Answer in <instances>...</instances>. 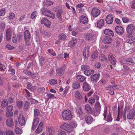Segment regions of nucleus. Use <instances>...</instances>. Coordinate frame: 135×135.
<instances>
[{
    "label": "nucleus",
    "instance_id": "f257e3e1",
    "mask_svg": "<svg viewBox=\"0 0 135 135\" xmlns=\"http://www.w3.org/2000/svg\"><path fill=\"white\" fill-rule=\"evenodd\" d=\"M62 117L64 120H70L73 117L71 111L68 109L64 110L62 113Z\"/></svg>",
    "mask_w": 135,
    "mask_h": 135
},
{
    "label": "nucleus",
    "instance_id": "f03ea898",
    "mask_svg": "<svg viewBox=\"0 0 135 135\" xmlns=\"http://www.w3.org/2000/svg\"><path fill=\"white\" fill-rule=\"evenodd\" d=\"M41 11L42 15L52 19H54L55 18V14L47 9L42 7L41 9Z\"/></svg>",
    "mask_w": 135,
    "mask_h": 135
},
{
    "label": "nucleus",
    "instance_id": "7ed1b4c3",
    "mask_svg": "<svg viewBox=\"0 0 135 135\" xmlns=\"http://www.w3.org/2000/svg\"><path fill=\"white\" fill-rule=\"evenodd\" d=\"M107 106H105L104 108V113L103 114V115L104 116V120H106L108 122H111L112 121V118L111 116L110 112H109L108 114L107 117H106L107 112Z\"/></svg>",
    "mask_w": 135,
    "mask_h": 135
},
{
    "label": "nucleus",
    "instance_id": "20e7f679",
    "mask_svg": "<svg viewBox=\"0 0 135 135\" xmlns=\"http://www.w3.org/2000/svg\"><path fill=\"white\" fill-rule=\"evenodd\" d=\"M54 10L56 13V16L60 21L62 20V15L63 11L62 8L61 7H57L54 8Z\"/></svg>",
    "mask_w": 135,
    "mask_h": 135
},
{
    "label": "nucleus",
    "instance_id": "39448f33",
    "mask_svg": "<svg viewBox=\"0 0 135 135\" xmlns=\"http://www.w3.org/2000/svg\"><path fill=\"white\" fill-rule=\"evenodd\" d=\"M24 38L26 44L27 45H29L31 37L30 32L28 30H26L25 31L24 33Z\"/></svg>",
    "mask_w": 135,
    "mask_h": 135
},
{
    "label": "nucleus",
    "instance_id": "423d86ee",
    "mask_svg": "<svg viewBox=\"0 0 135 135\" xmlns=\"http://www.w3.org/2000/svg\"><path fill=\"white\" fill-rule=\"evenodd\" d=\"M60 128L61 129H65L68 132H71L73 129L70 125L66 123H64L61 125Z\"/></svg>",
    "mask_w": 135,
    "mask_h": 135
},
{
    "label": "nucleus",
    "instance_id": "0eeeda50",
    "mask_svg": "<svg viewBox=\"0 0 135 135\" xmlns=\"http://www.w3.org/2000/svg\"><path fill=\"white\" fill-rule=\"evenodd\" d=\"M131 109H130V107L129 106H125L124 110L122 112V115L123 117V120H126V113H128L131 112Z\"/></svg>",
    "mask_w": 135,
    "mask_h": 135
},
{
    "label": "nucleus",
    "instance_id": "6e6552de",
    "mask_svg": "<svg viewBox=\"0 0 135 135\" xmlns=\"http://www.w3.org/2000/svg\"><path fill=\"white\" fill-rule=\"evenodd\" d=\"M95 108L96 110V112L94 113V115L96 116L100 113L101 110V106L99 102H96L95 104Z\"/></svg>",
    "mask_w": 135,
    "mask_h": 135
},
{
    "label": "nucleus",
    "instance_id": "1a4fd4ad",
    "mask_svg": "<svg viewBox=\"0 0 135 135\" xmlns=\"http://www.w3.org/2000/svg\"><path fill=\"white\" fill-rule=\"evenodd\" d=\"M133 61L131 58H129L126 59L125 60H123L121 62V64H130L132 65H135V63L133 62Z\"/></svg>",
    "mask_w": 135,
    "mask_h": 135
},
{
    "label": "nucleus",
    "instance_id": "9d476101",
    "mask_svg": "<svg viewBox=\"0 0 135 135\" xmlns=\"http://www.w3.org/2000/svg\"><path fill=\"white\" fill-rule=\"evenodd\" d=\"M100 10L96 8H93L91 12L92 16L94 17H98L100 14Z\"/></svg>",
    "mask_w": 135,
    "mask_h": 135
},
{
    "label": "nucleus",
    "instance_id": "9b49d317",
    "mask_svg": "<svg viewBox=\"0 0 135 135\" xmlns=\"http://www.w3.org/2000/svg\"><path fill=\"white\" fill-rule=\"evenodd\" d=\"M18 122L21 126H25V118L23 115L21 114H19L18 117Z\"/></svg>",
    "mask_w": 135,
    "mask_h": 135
},
{
    "label": "nucleus",
    "instance_id": "f8f14e48",
    "mask_svg": "<svg viewBox=\"0 0 135 135\" xmlns=\"http://www.w3.org/2000/svg\"><path fill=\"white\" fill-rule=\"evenodd\" d=\"M135 115V109L132 108L130 112L128 113L127 118L128 119H132L134 118Z\"/></svg>",
    "mask_w": 135,
    "mask_h": 135
},
{
    "label": "nucleus",
    "instance_id": "ddd939ff",
    "mask_svg": "<svg viewBox=\"0 0 135 135\" xmlns=\"http://www.w3.org/2000/svg\"><path fill=\"white\" fill-rule=\"evenodd\" d=\"M105 21L108 24H111L113 22V17L112 14H109L107 15L105 18Z\"/></svg>",
    "mask_w": 135,
    "mask_h": 135
},
{
    "label": "nucleus",
    "instance_id": "4468645a",
    "mask_svg": "<svg viewBox=\"0 0 135 135\" xmlns=\"http://www.w3.org/2000/svg\"><path fill=\"white\" fill-rule=\"evenodd\" d=\"M135 30V27L133 25L130 24L127 27V31L130 35H132Z\"/></svg>",
    "mask_w": 135,
    "mask_h": 135
},
{
    "label": "nucleus",
    "instance_id": "2eb2a0df",
    "mask_svg": "<svg viewBox=\"0 0 135 135\" xmlns=\"http://www.w3.org/2000/svg\"><path fill=\"white\" fill-rule=\"evenodd\" d=\"M41 24H44L48 28H50L51 22L47 19L44 18L41 20Z\"/></svg>",
    "mask_w": 135,
    "mask_h": 135
},
{
    "label": "nucleus",
    "instance_id": "dca6fc26",
    "mask_svg": "<svg viewBox=\"0 0 135 135\" xmlns=\"http://www.w3.org/2000/svg\"><path fill=\"white\" fill-rule=\"evenodd\" d=\"M102 41L106 44L111 43L112 41V39L110 37L104 36L102 40Z\"/></svg>",
    "mask_w": 135,
    "mask_h": 135
},
{
    "label": "nucleus",
    "instance_id": "f3484780",
    "mask_svg": "<svg viewBox=\"0 0 135 135\" xmlns=\"http://www.w3.org/2000/svg\"><path fill=\"white\" fill-rule=\"evenodd\" d=\"M12 30L11 28H8L6 31V39L7 40H10L11 37Z\"/></svg>",
    "mask_w": 135,
    "mask_h": 135
},
{
    "label": "nucleus",
    "instance_id": "a211bd4d",
    "mask_svg": "<svg viewBox=\"0 0 135 135\" xmlns=\"http://www.w3.org/2000/svg\"><path fill=\"white\" fill-rule=\"evenodd\" d=\"M115 29L116 32L118 34H121L124 32L123 28L120 26H116Z\"/></svg>",
    "mask_w": 135,
    "mask_h": 135
},
{
    "label": "nucleus",
    "instance_id": "6ab92c4d",
    "mask_svg": "<svg viewBox=\"0 0 135 135\" xmlns=\"http://www.w3.org/2000/svg\"><path fill=\"white\" fill-rule=\"evenodd\" d=\"M39 121V119L37 117H36L34 119L31 128V129L32 130H33L35 129L38 124Z\"/></svg>",
    "mask_w": 135,
    "mask_h": 135
},
{
    "label": "nucleus",
    "instance_id": "aec40b11",
    "mask_svg": "<svg viewBox=\"0 0 135 135\" xmlns=\"http://www.w3.org/2000/svg\"><path fill=\"white\" fill-rule=\"evenodd\" d=\"M85 120L86 123L88 124H90L93 121V119L91 116L89 115H86Z\"/></svg>",
    "mask_w": 135,
    "mask_h": 135
},
{
    "label": "nucleus",
    "instance_id": "412c9836",
    "mask_svg": "<svg viewBox=\"0 0 135 135\" xmlns=\"http://www.w3.org/2000/svg\"><path fill=\"white\" fill-rule=\"evenodd\" d=\"M100 76V74H98L93 75L91 76V79L93 81L97 82L99 79Z\"/></svg>",
    "mask_w": 135,
    "mask_h": 135
},
{
    "label": "nucleus",
    "instance_id": "4be33fe9",
    "mask_svg": "<svg viewBox=\"0 0 135 135\" xmlns=\"http://www.w3.org/2000/svg\"><path fill=\"white\" fill-rule=\"evenodd\" d=\"M80 22L81 23L85 24L88 22V19L85 16H82L80 17Z\"/></svg>",
    "mask_w": 135,
    "mask_h": 135
},
{
    "label": "nucleus",
    "instance_id": "5701e85b",
    "mask_svg": "<svg viewBox=\"0 0 135 135\" xmlns=\"http://www.w3.org/2000/svg\"><path fill=\"white\" fill-rule=\"evenodd\" d=\"M109 60L110 61L111 64L114 65L116 63L115 59L114 56L112 54H110L108 57Z\"/></svg>",
    "mask_w": 135,
    "mask_h": 135
},
{
    "label": "nucleus",
    "instance_id": "b1692460",
    "mask_svg": "<svg viewBox=\"0 0 135 135\" xmlns=\"http://www.w3.org/2000/svg\"><path fill=\"white\" fill-rule=\"evenodd\" d=\"M43 123L41 122L39 123L38 127L35 131V133L36 134H38L42 131L43 129Z\"/></svg>",
    "mask_w": 135,
    "mask_h": 135
},
{
    "label": "nucleus",
    "instance_id": "393cba45",
    "mask_svg": "<svg viewBox=\"0 0 135 135\" xmlns=\"http://www.w3.org/2000/svg\"><path fill=\"white\" fill-rule=\"evenodd\" d=\"M89 48L88 47H85L84 50L83 55L84 57L87 59L89 56Z\"/></svg>",
    "mask_w": 135,
    "mask_h": 135
},
{
    "label": "nucleus",
    "instance_id": "a878e982",
    "mask_svg": "<svg viewBox=\"0 0 135 135\" xmlns=\"http://www.w3.org/2000/svg\"><path fill=\"white\" fill-rule=\"evenodd\" d=\"M83 89L85 91H89L91 89V87L89 84L88 83L85 82L83 83Z\"/></svg>",
    "mask_w": 135,
    "mask_h": 135
},
{
    "label": "nucleus",
    "instance_id": "bb28decb",
    "mask_svg": "<svg viewBox=\"0 0 135 135\" xmlns=\"http://www.w3.org/2000/svg\"><path fill=\"white\" fill-rule=\"evenodd\" d=\"M6 124L7 126L9 127H12L14 126L13 122L11 118H9L6 120Z\"/></svg>",
    "mask_w": 135,
    "mask_h": 135
},
{
    "label": "nucleus",
    "instance_id": "cd10ccee",
    "mask_svg": "<svg viewBox=\"0 0 135 135\" xmlns=\"http://www.w3.org/2000/svg\"><path fill=\"white\" fill-rule=\"evenodd\" d=\"M80 86V83L78 82H73L72 85V87L74 89H77L79 88Z\"/></svg>",
    "mask_w": 135,
    "mask_h": 135
},
{
    "label": "nucleus",
    "instance_id": "c85d7f7f",
    "mask_svg": "<svg viewBox=\"0 0 135 135\" xmlns=\"http://www.w3.org/2000/svg\"><path fill=\"white\" fill-rule=\"evenodd\" d=\"M104 33L105 34L110 36H113L114 35L113 32L108 29H105Z\"/></svg>",
    "mask_w": 135,
    "mask_h": 135
},
{
    "label": "nucleus",
    "instance_id": "c756f323",
    "mask_svg": "<svg viewBox=\"0 0 135 135\" xmlns=\"http://www.w3.org/2000/svg\"><path fill=\"white\" fill-rule=\"evenodd\" d=\"M86 79V78L84 76L81 75H78L76 77V80L80 82H83Z\"/></svg>",
    "mask_w": 135,
    "mask_h": 135
},
{
    "label": "nucleus",
    "instance_id": "7c9ffc66",
    "mask_svg": "<svg viewBox=\"0 0 135 135\" xmlns=\"http://www.w3.org/2000/svg\"><path fill=\"white\" fill-rule=\"evenodd\" d=\"M76 43V39L73 38L72 40L70 41L68 43V46L69 47H73L75 45Z\"/></svg>",
    "mask_w": 135,
    "mask_h": 135
},
{
    "label": "nucleus",
    "instance_id": "2f4dec72",
    "mask_svg": "<svg viewBox=\"0 0 135 135\" xmlns=\"http://www.w3.org/2000/svg\"><path fill=\"white\" fill-rule=\"evenodd\" d=\"M85 109L87 113H91L92 112V109L90 105L88 104H87L85 105Z\"/></svg>",
    "mask_w": 135,
    "mask_h": 135
},
{
    "label": "nucleus",
    "instance_id": "473e14b6",
    "mask_svg": "<svg viewBox=\"0 0 135 135\" xmlns=\"http://www.w3.org/2000/svg\"><path fill=\"white\" fill-rule=\"evenodd\" d=\"M93 34L89 33L86 35L85 36V38L86 40H91L93 39Z\"/></svg>",
    "mask_w": 135,
    "mask_h": 135
},
{
    "label": "nucleus",
    "instance_id": "72a5a7b5",
    "mask_svg": "<svg viewBox=\"0 0 135 135\" xmlns=\"http://www.w3.org/2000/svg\"><path fill=\"white\" fill-rule=\"evenodd\" d=\"M16 124L15 125V133L18 134H20L22 133V129L16 126Z\"/></svg>",
    "mask_w": 135,
    "mask_h": 135
},
{
    "label": "nucleus",
    "instance_id": "f704fd0d",
    "mask_svg": "<svg viewBox=\"0 0 135 135\" xmlns=\"http://www.w3.org/2000/svg\"><path fill=\"white\" fill-rule=\"evenodd\" d=\"M58 38L60 40L64 41L66 39V36L64 34L61 33L59 35Z\"/></svg>",
    "mask_w": 135,
    "mask_h": 135
},
{
    "label": "nucleus",
    "instance_id": "c9c22d12",
    "mask_svg": "<svg viewBox=\"0 0 135 135\" xmlns=\"http://www.w3.org/2000/svg\"><path fill=\"white\" fill-rule=\"evenodd\" d=\"M104 20L103 19H100L98 21L97 23V27L100 28L104 25Z\"/></svg>",
    "mask_w": 135,
    "mask_h": 135
},
{
    "label": "nucleus",
    "instance_id": "e433bc0d",
    "mask_svg": "<svg viewBox=\"0 0 135 135\" xmlns=\"http://www.w3.org/2000/svg\"><path fill=\"white\" fill-rule=\"evenodd\" d=\"M94 72L93 70H85L84 71V73L86 75L89 76Z\"/></svg>",
    "mask_w": 135,
    "mask_h": 135
},
{
    "label": "nucleus",
    "instance_id": "4c0bfd02",
    "mask_svg": "<svg viewBox=\"0 0 135 135\" xmlns=\"http://www.w3.org/2000/svg\"><path fill=\"white\" fill-rule=\"evenodd\" d=\"M8 104V102L6 99H4L1 102V106L3 108L6 107Z\"/></svg>",
    "mask_w": 135,
    "mask_h": 135
},
{
    "label": "nucleus",
    "instance_id": "58836bf2",
    "mask_svg": "<svg viewBox=\"0 0 135 135\" xmlns=\"http://www.w3.org/2000/svg\"><path fill=\"white\" fill-rule=\"evenodd\" d=\"M75 96L77 99H82L81 97L79 92L78 91H76L75 94Z\"/></svg>",
    "mask_w": 135,
    "mask_h": 135
},
{
    "label": "nucleus",
    "instance_id": "ea45409f",
    "mask_svg": "<svg viewBox=\"0 0 135 135\" xmlns=\"http://www.w3.org/2000/svg\"><path fill=\"white\" fill-rule=\"evenodd\" d=\"M111 127V126L107 125L105 126L104 129V132L105 133H107L110 130Z\"/></svg>",
    "mask_w": 135,
    "mask_h": 135
},
{
    "label": "nucleus",
    "instance_id": "a19ab883",
    "mask_svg": "<svg viewBox=\"0 0 135 135\" xmlns=\"http://www.w3.org/2000/svg\"><path fill=\"white\" fill-rule=\"evenodd\" d=\"M56 75L57 76L61 75L63 71L61 68H58L56 69Z\"/></svg>",
    "mask_w": 135,
    "mask_h": 135
},
{
    "label": "nucleus",
    "instance_id": "79ce46f5",
    "mask_svg": "<svg viewBox=\"0 0 135 135\" xmlns=\"http://www.w3.org/2000/svg\"><path fill=\"white\" fill-rule=\"evenodd\" d=\"M98 51L97 50L94 52L91 55V57L92 59H95L98 56Z\"/></svg>",
    "mask_w": 135,
    "mask_h": 135
},
{
    "label": "nucleus",
    "instance_id": "37998d69",
    "mask_svg": "<svg viewBox=\"0 0 135 135\" xmlns=\"http://www.w3.org/2000/svg\"><path fill=\"white\" fill-rule=\"evenodd\" d=\"M44 5L46 6H50L53 4V2L50 1H46L44 2Z\"/></svg>",
    "mask_w": 135,
    "mask_h": 135
},
{
    "label": "nucleus",
    "instance_id": "c03bdc74",
    "mask_svg": "<svg viewBox=\"0 0 135 135\" xmlns=\"http://www.w3.org/2000/svg\"><path fill=\"white\" fill-rule=\"evenodd\" d=\"M126 42L128 43L131 44L135 42V38H129L127 40Z\"/></svg>",
    "mask_w": 135,
    "mask_h": 135
},
{
    "label": "nucleus",
    "instance_id": "a18cd8bd",
    "mask_svg": "<svg viewBox=\"0 0 135 135\" xmlns=\"http://www.w3.org/2000/svg\"><path fill=\"white\" fill-rule=\"evenodd\" d=\"M46 96L48 99L51 98L54 99L56 98V97L53 94L51 93H48L46 95Z\"/></svg>",
    "mask_w": 135,
    "mask_h": 135
},
{
    "label": "nucleus",
    "instance_id": "49530a36",
    "mask_svg": "<svg viewBox=\"0 0 135 135\" xmlns=\"http://www.w3.org/2000/svg\"><path fill=\"white\" fill-rule=\"evenodd\" d=\"M99 59L102 61H105L107 60V58L103 54L99 56Z\"/></svg>",
    "mask_w": 135,
    "mask_h": 135
},
{
    "label": "nucleus",
    "instance_id": "de8ad7c7",
    "mask_svg": "<svg viewBox=\"0 0 135 135\" xmlns=\"http://www.w3.org/2000/svg\"><path fill=\"white\" fill-rule=\"evenodd\" d=\"M70 125L73 129L74 128L77 127V125L76 122L75 121H72L70 123Z\"/></svg>",
    "mask_w": 135,
    "mask_h": 135
},
{
    "label": "nucleus",
    "instance_id": "09e8293b",
    "mask_svg": "<svg viewBox=\"0 0 135 135\" xmlns=\"http://www.w3.org/2000/svg\"><path fill=\"white\" fill-rule=\"evenodd\" d=\"M76 113L78 115H79V116L82 114L83 112L81 108H78L77 109Z\"/></svg>",
    "mask_w": 135,
    "mask_h": 135
},
{
    "label": "nucleus",
    "instance_id": "8fccbe9b",
    "mask_svg": "<svg viewBox=\"0 0 135 135\" xmlns=\"http://www.w3.org/2000/svg\"><path fill=\"white\" fill-rule=\"evenodd\" d=\"M6 133L7 135H14L13 132L10 130H7L6 131Z\"/></svg>",
    "mask_w": 135,
    "mask_h": 135
},
{
    "label": "nucleus",
    "instance_id": "3c124183",
    "mask_svg": "<svg viewBox=\"0 0 135 135\" xmlns=\"http://www.w3.org/2000/svg\"><path fill=\"white\" fill-rule=\"evenodd\" d=\"M6 12V9L4 8H2L0 10V16H4Z\"/></svg>",
    "mask_w": 135,
    "mask_h": 135
},
{
    "label": "nucleus",
    "instance_id": "603ef678",
    "mask_svg": "<svg viewBox=\"0 0 135 135\" xmlns=\"http://www.w3.org/2000/svg\"><path fill=\"white\" fill-rule=\"evenodd\" d=\"M57 83V81L54 79H51L49 81V83L50 85H54L56 84Z\"/></svg>",
    "mask_w": 135,
    "mask_h": 135
},
{
    "label": "nucleus",
    "instance_id": "864d4df0",
    "mask_svg": "<svg viewBox=\"0 0 135 135\" xmlns=\"http://www.w3.org/2000/svg\"><path fill=\"white\" fill-rule=\"evenodd\" d=\"M6 69V67L4 65L2 64L0 62V69L1 71H4Z\"/></svg>",
    "mask_w": 135,
    "mask_h": 135
},
{
    "label": "nucleus",
    "instance_id": "5fc2aeb1",
    "mask_svg": "<svg viewBox=\"0 0 135 135\" xmlns=\"http://www.w3.org/2000/svg\"><path fill=\"white\" fill-rule=\"evenodd\" d=\"M89 66L87 65H83L81 66V70H86L89 69Z\"/></svg>",
    "mask_w": 135,
    "mask_h": 135
},
{
    "label": "nucleus",
    "instance_id": "6e6d98bb",
    "mask_svg": "<svg viewBox=\"0 0 135 135\" xmlns=\"http://www.w3.org/2000/svg\"><path fill=\"white\" fill-rule=\"evenodd\" d=\"M30 101L32 104H37L38 103L37 101L33 98L30 99Z\"/></svg>",
    "mask_w": 135,
    "mask_h": 135
},
{
    "label": "nucleus",
    "instance_id": "4d7b16f0",
    "mask_svg": "<svg viewBox=\"0 0 135 135\" xmlns=\"http://www.w3.org/2000/svg\"><path fill=\"white\" fill-rule=\"evenodd\" d=\"M94 67L95 68L99 69L101 66L100 63L99 62H97L94 65Z\"/></svg>",
    "mask_w": 135,
    "mask_h": 135
},
{
    "label": "nucleus",
    "instance_id": "13d9d810",
    "mask_svg": "<svg viewBox=\"0 0 135 135\" xmlns=\"http://www.w3.org/2000/svg\"><path fill=\"white\" fill-rule=\"evenodd\" d=\"M8 71L11 72L10 73L12 75H14L15 74V70L11 68H10L8 70Z\"/></svg>",
    "mask_w": 135,
    "mask_h": 135
},
{
    "label": "nucleus",
    "instance_id": "bf43d9fd",
    "mask_svg": "<svg viewBox=\"0 0 135 135\" xmlns=\"http://www.w3.org/2000/svg\"><path fill=\"white\" fill-rule=\"evenodd\" d=\"M40 64L41 65H43L44 62L45 61V59L44 57H41L39 59Z\"/></svg>",
    "mask_w": 135,
    "mask_h": 135
},
{
    "label": "nucleus",
    "instance_id": "052dcab7",
    "mask_svg": "<svg viewBox=\"0 0 135 135\" xmlns=\"http://www.w3.org/2000/svg\"><path fill=\"white\" fill-rule=\"evenodd\" d=\"M12 41L14 43H16L18 40L17 39L16 35H13V36Z\"/></svg>",
    "mask_w": 135,
    "mask_h": 135
},
{
    "label": "nucleus",
    "instance_id": "680f3d73",
    "mask_svg": "<svg viewBox=\"0 0 135 135\" xmlns=\"http://www.w3.org/2000/svg\"><path fill=\"white\" fill-rule=\"evenodd\" d=\"M13 114V112L11 111H7L6 113V115L7 117H11L12 116Z\"/></svg>",
    "mask_w": 135,
    "mask_h": 135
},
{
    "label": "nucleus",
    "instance_id": "e2e57ef3",
    "mask_svg": "<svg viewBox=\"0 0 135 135\" xmlns=\"http://www.w3.org/2000/svg\"><path fill=\"white\" fill-rule=\"evenodd\" d=\"M95 101V99L94 98H91L89 99V102L91 104L94 103Z\"/></svg>",
    "mask_w": 135,
    "mask_h": 135
},
{
    "label": "nucleus",
    "instance_id": "0e129e2a",
    "mask_svg": "<svg viewBox=\"0 0 135 135\" xmlns=\"http://www.w3.org/2000/svg\"><path fill=\"white\" fill-rule=\"evenodd\" d=\"M13 109V107L12 105H9L6 108V110L9 111H12Z\"/></svg>",
    "mask_w": 135,
    "mask_h": 135
},
{
    "label": "nucleus",
    "instance_id": "69168bd1",
    "mask_svg": "<svg viewBox=\"0 0 135 135\" xmlns=\"http://www.w3.org/2000/svg\"><path fill=\"white\" fill-rule=\"evenodd\" d=\"M9 17V19L11 20L15 17V15L13 13H10Z\"/></svg>",
    "mask_w": 135,
    "mask_h": 135
},
{
    "label": "nucleus",
    "instance_id": "338daca9",
    "mask_svg": "<svg viewBox=\"0 0 135 135\" xmlns=\"http://www.w3.org/2000/svg\"><path fill=\"white\" fill-rule=\"evenodd\" d=\"M66 132L64 131H59L58 135H66Z\"/></svg>",
    "mask_w": 135,
    "mask_h": 135
},
{
    "label": "nucleus",
    "instance_id": "774afa93",
    "mask_svg": "<svg viewBox=\"0 0 135 135\" xmlns=\"http://www.w3.org/2000/svg\"><path fill=\"white\" fill-rule=\"evenodd\" d=\"M39 111L37 109H35L34 110V115L35 116H37L39 115Z\"/></svg>",
    "mask_w": 135,
    "mask_h": 135
}]
</instances>
